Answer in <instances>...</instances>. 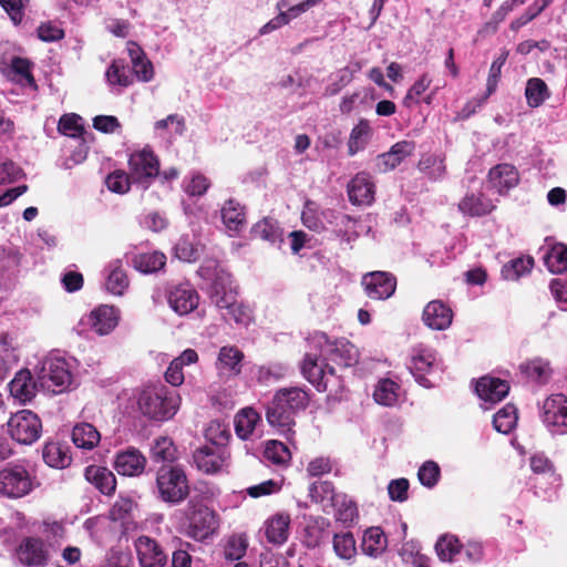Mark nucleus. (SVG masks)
I'll return each instance as SVG.
<instances>
[{"mask_svg": "<svg viewBox=\"0 0 567 567\" xmlns=\"http://www.w3.org/2000/svg\"><path fill=\"white\" fill-rule=\"evenodd\" d=\"M142 414L153 421L171 420L179 409L181 396L175 390L159 384L145 388L138 395Z\"/></svg>", "mask_w": 567, "mask_h": 567, "instance_id": "obj_1", "label": "nucleus"}, {"mask_svg": "<svg viewBox=\"0 0 567 567\" xmlns=\"http://www.w3.org/2000/svg\"><path fill=\"white\" fill-rule=\"evenodd\" d=\"M185 517L188 522L187 535L195 540L207 539L219 526L218 515L198 495L189 498L185 508Z\"/></svg>", "mask_w": 567, "mask_h": 567, "instance_id": "obj_2", "label": "nucleus"}, {"mask_svg": "<svg viewBox=\"0 0 567 567\" xmlns=\"http://www.w3.org/2000/svg\"><path fill=\"white\" fill-rule=\"evenodd\" d=\"M156 485L162 501L179 504L189 495V484L181 466L163 465L156 474Z\"/></svg>", "mask_w": 567, "mask_h": 567, "instance_id": "obj_3", "label": "nucleus"}, {"mask_svg": "<svg viewBox=\"0 0 567 567\" xmlns=\"http://www.w3.org/2000/svg\"><path fill=\"white\" fill-rule=\"evenodd\" d=\"M52 543L40 536L23 537L14 549L17 561L23 567H48Z\"/></svg>", "mask_w": 567, "mask_h": 567, "instance_id": "obj_4", "label": "nucleus"}, {"mask_svg": "<svg viewBox=\"0 0 567 567\" xmlns=\"http://www.w3.org/2000/svg\"><path fill=\"white\" fill-rule=\"evenodd\" d=\"M300 369L303 378L319 392H326L330 386H341L334 367H331L328 362H319L317 354L306 353Z\"/></svg>", "mask_w": 567, "mask_h": 567, "instance_id": "obj_5", "label": "nucleus"}, {"mask_svg": "<svg viewBox=\"0 0 567 567\" xmlns=\"http://www.w3.org/2000/svg\"><path fill=\"white\" fill-rule=\"evenodd\" d=\"M32 489L33 481L25 466L10 463L0 470V496L20 498Z\"/></svg>", "mask_w": 567, "mask_h": 567, "instance_id": "obj_6", "label": "nucleus"}, {"mask_svg": "<svg viewBox=\"0 0 567 567\" xmlns=\"http://www.w3.org/2000/svg\"><path fill=\"white\" fill-rule=\"evenodd\" d=\"M128 173L134 184L145 188L159 175V159L150 146L130 155Z\"/></svg>", "mask_w": 567, "mask_h": 567, "instance_id": "obj_7", "label": "nucleus"}, {"mask_svg": "<svg viewBox=\"0 0 567 567\" xmlns=\"http://www.w3.org/2000/svg\"><path fill=\"white\" fill-rule=\"evenodd\" d=\"M8 432L18 443L31 445L41 436L42 422L34 412L21 410L9 419Z\"/></svg>", "mask_w": 567, "mask_h": 567, "instance_id": "obj_8", "label": "nucleus"}, {"mask_svg": "<svg viewBox=\"0 0 567 567\" xmlns=\"http://www.w3.org/2000/svg\"><path fill=\"white\" fill-rule=\"evenodd\" d=\"M39 381L45 390L59 394L69 389L72 383V373L63 359L47 361L39 375Z\"/></svg>", "mask_w": 567, "mask_h": 567, "instance_id": "obj_9", "label": "nucleus"}, {"mask_svg": "<svg viewBox=\"0 0 567 567\" xmlns=\"http://www.w3.org/2000/svg\"><path fill=\"white\" fill-rule=\"evenodd\" d=\"M169 307L179 316H185L198 307L199 295L188 282L172 285L166 289Z\"/></svg>", "mask_w": 567, "mask_h": 567, "instance_id": "obj_10", "label": "nucleus"}, {"mask_svg": "<svg viewBox=\"0 0 567 567\" xmlns=\"http://www.w3.org/2000/svg\"><path fill=\"white\" fill-rule=\"evenodd\" d=\"M361 285L368 298L386 300L396 289V278L386 271H373L362 277Z\"/></svg>", "mask_w": 567, "mask_h": 567, "instance_id": "obj_11", "label": "nucleus"}, {"mask_svg": "<svg viewBox=\"0 0 567 567\" xmlns=\"http://www.w3.org/2000/svg\"><path fill=\"white\" fill-rule=\"evenodd\" d=\"M193 457L199 471L206 474H214L219 472L224 466H227L230 452L228 447L204 445L194 452Z\"/></svg>", "mask_w": 567, "mask_h": 567, "instance_id": "obj_12", "label": "nucleus"}, {"mask_svg": "<svg viewBox=\"0 0 567 567\" xmlns=\"http://www.w3.org/2000/svg\"><path fill=\"white\" fill-rule=\"evenodd\" d=\"M543 422L556 433L567 432V396L558 393L548 396L543 404Z\"/></svg>", "mask_w": 567, "mask_h": 567, "instance_id": "obj_13", "label": "nucleus"}, {"mask_svg": "<svg viewBox=\"0 0 567 567\" xmlns=\"http://www.w3.org/2000/svg\"><path fill=\"white\" fill-rule=\"evenodd\" d=\"M147 460L144 454L134 446L118 451L115 455L113 466L122 476H140L146 467Z\"/></svg>", "mask_w": 567, "mask_h": 567, "instance_id": "obj_14", "label": "nucleus"}, {"mask_svg": "<svg viewBox=\"0 0 567 567\" xmlns=\"http://www.w3.org/2000/svg\"><path fill=\"white\" fill-rule=\"evenodd\" d=\"M458 212L466 217L480 218L496 210V204L483 192H467L457 204Z\"/></svg>", "mask_w": 567, "mask_h": 567, "instance_id": "obj_15", "label": "nucleus"}, {"mask_svg": "<svg viewBox=\"0 0 567 567\" xmlns=\"http://www.w3.org/2000/svg\"><path fill=\"white\" fill-rule=\"evenodd\" d=\"M135 549L141 567H167V554L155 539L140 536L135 540Z\"/></svg>", "mask_w": 567, "mask_h": 567, "instance_id": "obj_16", "label": "nucleus"}, {"mask_svg": "<svg viewBox=\"0 0 567 567\" xmlns=\"http://www.w3.org/2000/svg\"><path fill=\"white\" fill-rule=\"evenodd\" d=\"M118 320L120 310L117 308L109 305H100L89 313L86 324L97 334L105 336L117 327Z\"/></svg>", "mask_w": 567, "mask_h": 567, "instance_id": "obj_17", "label": "nucleus"}, {"mask_svg": "<svg viewBox=\"0 0 567 567\" xmlns=\"http://www.w3.org/2000/svg\"><path fill=\"white\" fill-rule=\"evenodd\" d=\"M295 416L292 411L286 406L280 395L276 392L266 408V420L268 424L278 429L281 433H287L290 432L296 424Z\"/></svg>", "mask_w": 567, "mask_h": 567, "instance_id": "obj_18", "label": "nucleus"}, {"mask_svg": "<svg viewBox=\"0 0 567 567\" xmlns=\"http://www.w3.org/2000/svg\"><path fill=\"white\" fill-rule=\"evenodd\" d=\"M487 179L491 188L495 189L499 195H506L509 189L518 185L519 173L514 165L502 163L489 169Z\"/></svg>", "mask_w": 567, "mask_h": 567, "instance_id": "obj_19", "label": "nucleus"}, {"mask_svg": "<svg viewBox=\"0 0 567 567\" xmlns=\"http://www.w3.org/2000/svg\"><path fill=\"white\" fill-rule=\"evenodd\" d=\"M422 320L433 330H445L452 323L453 311L442 300H432L424 307Z\"/></svg>", "mask_w": 567, "mask_h": 567, "instance_id": "obj_20", "label": "nucleus"}, {"mask_svg": "<svg viewBox=\"0 0 567 567\" xmlns=\"http://www.w3.org/2000/svg\"><path fill=\"white\" fill-rule=\"evenodd\" d=\"M415 353L411 358L409 365L411 373L416 382L424 388H431L432 383L426 378L436 361L435 352L431 349L420 348L414 350Z\"/></svg>", "mask_w": 567, "mask_h": 567, "instance_id": "obj_21", "label": "nucleus"}, {"mask_svg": "<svg viewBox=\"0 0 567 567\" xmlns=\"http://www.w3.org/2000/svg\"><path fill=\"white\" fill-rule=\"evenodd\" d=\"M349 200L353 205H370L374 199V184L368 173H358L348 184Z\"/></svg>", "mask_w": 567, "mask_h": 567, "instance_id": "obj_22", "label": "nucleus"}, {"mask_svg": "<svg viewBox=\"0 0 567 567\" xmlns=\"http://www.w3.org/2000/svg\"><path fill=\"white\" fill-rule=\"evenodd\" d=\"M359 352L354 344L346 339L329 343L326 361H330L340 368H349L358 363Z\"/></svg>", "mask_w": 567, "mask_h": 567, "instance_id": "obj_23", "label": "nucleus"}, {"mask_svg": "<svg viewBox=\"0 0 567 567\" xmlns=\"http://www.w3.org/2000/svg\"><path fill=\"white\" fill-rule=\"evenodd\" d=\"M415 150L413 141H400L391 146V148L378 156V166L380 171L386 172L398 167L406 157L411 156Z\"/></svg>", "mask_w": 567, "mask_h": 567, "instance_id": "obj_24", "label": "nucleus"}, {"mask_svg": "<svg viewBox=\"0 0 567 567\" xmlns=\"http://www.w3.org/2000/svg\"><path fill=\"white\" fill-rule=\"evenodd\" d=\"M210 298L220 310L234 307L237 300V291L231 287L230 276H218L212 284Z\"/></svg>", "mask_w": 567, "mask_h": 567, "instance_id": "obj_25", "label": "nucleus"}, {"mask_svg": "<svg viewBox=\"0 0 567 567\" xmlns=\"http://www.w3.org/2000/svg\"><path fill=\"white\" fill-rule=\"evenodd\" d=\"M84 476L103 495L112 496L116 491V477L105 466L90 465L85 468Z\"/></svg>", "mask_w": 567, "mask_h": 567, "instance_id": "obj_26", "label": "nucleus"}, {"mask_svg": "<svg viewBox=\"0 0 567 567\" xmlns=\"http://www.w3.org/2000/svg\"><path fill=\"white\" fill-rule=\"evenodd\" d=\"M508 382L498 378L482 377L476 383L478 396L493 403L502 401L508 394Z\"/></svg>", "mask_w": 567, "mask_h": 567, "instance_id": "obj_27", "label": "nucleus"}, {"mask_svg": "<svg viewBox=\"0 0 567 567\" xmlns=\"http://www.w3.org/2000/svg\"><path fill=\"white\" fill-rule=\"evenodd\" d=\"M331 523L328 518L318 516L309 520L303 533V544L313 549L329 539Z\"/></svg>", "mask_w": 567, "mask_h": 567, "instance_id": "obj_28", "label": "nucleus"}, {"mask_svg": "<svg viewBox=\"0 0 567 567\" xmlns=\"http://www.w3.org/2000/svg\"><path fill=\"white\" fill-rule=\"evenodd\" d=\"M245 355L235 346H225L219 349L216 369L220 374L238 375L241 372V362Z\"/></svg>", "mask_w": 567, "mask_h": 567, "instance_id": "obj_29", "label": "nucleus"}, {"mask_svg": "<svg viewBox=\"0 0 567 567\" xmlns=\"http://www.w3.org/2000/svg\"><path fill=\"white\" fill-rule=\"evenodd\" d=\"M290 515L276 513L265 523V536L274 545H281L287 542L290 527Z\"/></svg>", "mask_w": 567, "mask_h": 567, "instance_id": "obj_30", "label": "nucleus"}, {"mask_svg": "<svg viewBox=\"0 0 567 567\" xmlns=\"http://www.w3.org/2000/svg\"><path fill=\"white\" fill-rule=\"evenodd\" d=\"M9 390L12 396L21 402L31 401L35 395L37 384L28 369H22L16 373L9 383Z\"/></svg>", "mask_w": 567, "mask_h": 567, "instance_id": "obj_31", "label": "nucleus"}, {"mask_svg": "<svg viewBox=\"0 0 567 567\" xmlns=\"http://www.w3.org/2000/svg\"><path fill=\"white\" fill-rule=\"evenodd\" d=\"M198 354L194 349H186L182 354L175 358L165 372V380L173 386H178L184 382L183 367L196 363Z\"/></svg>", "mask_w": 567, "mask_h": 567, "instance_id": "obj_32", "label": "nucleus"}, {"mask_svg": "<svg viewBox=\"0 0 567 567\" xmlns=\"http://www.w3.org/2000/svg\"><path fill=\"white\" fill-rule=\"evenodd\" d=\"M281 400L295 415L305 411L310 403V394L300 386L282 388L277 391Z\"/></svg>", "mask_w": 567, "mask_h": 567, "instance_id": "obj_33", "label": "nucleus"}, {"mask_svg": "<svg viewBox=\"0 0 567 567\" xmlns=\"http://www.w3.org/2000/svg\"><path fill=\"white\" fill-rule=\"evenodd\" d=\"M260 421L261 416L255 409H241L235 416V432L237 436L241 440H248Z\"/></svg>", "mask_w": 567, "mask_h": 567, "instance_id": "obj_34", "label": "nucleus"}, {"mask_svg": "<svg viewBox=\"0 0 567 567\" xmlns=\"http://www.w3.org/2000/svg\"><path fill=\"white\" fill-rule=\"evenodd\" d=\"M224 225L233 231H240L246 223L245 207L235 199H228L221 207Z\"/></svg>", "mask_w": 567, "mask_h": 567, "instance_id": "obj_35", "label": "nucleus"}, {"mask_svg": "<svg viewBox=\"0 0 567 567\" xmlns=\"http://www.w3.org/2000/svg\"><path fill=\"white\" fill-rule=\"evenodd\" d=\"M42 457L45 464L53 468H65L72 461L68 447L58 442L47 443L42 449Z\"/></svg>", "mask_w": 567, "mask_h": 567, "instance_id": "obj_36", "label": "nucleus"}, {"mask_svg": "<svg viewBox=\"0 0 567 567\" xmlns=\"http://www.w3.org/2000/svg\"><path fill=\"white\" fill-rule=\"evenodd\" d=\"M101 440L100 432L90 423H79L72 430V441L83 450L94 449Z\"/></svg>", "mask_w": 567, "mask_h": 567, "instance_id": "obj_37", "label": "nucleus"}, {"mask_svg": "<svg viewBox=\"0 0 567 567\" xmlns=\"http://www.w3.org/2000/svg\"><path fill=\"white\" fill-rule=\"evenodd\" d=\"M151 458L154 462L173 463L178 458L177 449L172 439L157 437L151 447Z\"/></svg>", "mask_w": 567, "mask_h": 567, "instance_id": "obj_38", "label": "nucleus"}, {"mask_svg": "<svg viewBox=\"0 0 567 567\" xmlns=\"http://www.w3.org/2000/svg\"><path fill=\"white\" fill-rule=\"evenodd\" d=\"M417 168L431 181L441 179L446 173L444 157L436 154H423L417 163Z\"/></svg>", "mask_w": 567, "mask_h": 567, "instance_id": "obj_39", "label": "nucleus"}, {"mask_svg": "<svg viewBox=\"0 0 567 567\" xmlns=\"http://www.w3.org/2000/svg\"><path fill=\"white\" fill-rule=\"evenodd\" d=\"M534 267V258L517 257L502 267V277L509 281H516L523 276L529 274Z\"/></svg>", "mask_w": 567, "mask_h": 567, "instance_id": "obj_40", "label": "nucleus"}, {"mask_svg": "<svg viewBox=\"0 0 567 567\" xmlns=\"http://www.w3.org/2000/svg\"><path fill=\"white\" fill-rule=\"evenodd\" d=\"M32 63L24 58L14 56L11 61V72L13 80L22 86H29L32 90H38V84L31 72Z\"/></svg>", "mask_w": 567, "mask_h": 567, "instance_id": "obj_41", "label": "nucleus"}, {"mask_svg": "<svg viewBox=\"0 0 567 567\" xmlns=\"http://www.w3.org/2000/svg\"><path fill=\"white\" fill-rule=\"evenodd\" d=\"M544 262L553 274L567 272V245L556 244L544 256Z\"/></svg>", "mask_w": 567, "mask_h": 567, "instance_id": "obj_42", "label": "nucleus"}, {"mask_svg": "<svg viewBox=\"0 0 567 567\" xmlns=\"http://www.w3.org/2000/svg\"><path fill=\"white\" fill-rule=\"evenodd\" d=\"M550 93L547 84L539 78H532L526 83L525 96L527 104L530 107L540 106L548 97Z\"/></svg>", "mask_w": 567, "mask_h": 567, "instance_id": "obj_43", "label": "nucleus"}, {"mask_svg": "<svg viewBox=\"0 0 567 567\" xmlns=\"http://www.w3.org/2000/svg\"><path fill=\"white\" fill-rule=\"evenodd\" d=\"M133 265L141 272H155L166 265V256L159 251L140 254L134 257Z\"/></svg>", "mask_w": 567, "mask_h": 567, "instance_id": "obj_44", "label": "nucleus"}, {"mask_svg": "<svg viewBox=\"0 0 567 567\" xmlns=\"http://www.w3.org/2000/svg\"><path fill=\"white\" fill-rule=\"evenodd\" d=\"M371 132L370 124L367 120H360L359 123L352 128L348 142V154L355 155L362 151L368 143V137Z\"/></svg>", "mask_w": 567, "mask_h": 567, "instance_id": "obj_45", "label": "nucleus"}, {"mask_svg": "<svg viewBox=\"0 0 567 567\" xmlns=\"http://www.w3.org/2000/svg\"><path fill=\"white\" fill-rule=\"evenodd\" d=\"M111 271L107 276L105 287L109 292L115 296H122L128 287V277L124 269H122L120 261L111 264Z\"/></svg>", "mask_w": 567, "mask_h": 567, "instance_id": "obj_46", "label": "nucleus"}, {"mask_svg": "<svg viewBox=\"0 0 567 567\" xmlns=\"http://www.w3.org/2000/svg\"><path fill=\"white\" fill-rule=\"evenodd\" d=\"M106 78L112 85L128 86L133 83L131 70L123 59H116L111 63Z\"/></svg>", "mask_w": 567, "mask_h": 567, "instance_id": "obj_47", "label": "nucleus"}, {"mask_svg": "<svg viewBox=\"0 0 567 567\" xmlns=\"http://www.w3.org/2000/svg\"><path fill=\"white\" fill-rule=\"evenodd\" d=\"M331 505L336 509L337 520L343 524H351L358 518L357 504L348 498L347 495L340 494L338 497H334V502Z\"/></svg>", "mask_w": 567, "mask_h": 567, "instance_id": "obj_48", "label": "nucleus"}, {"mask_svg": "<svg viewBox=\"0 0 567 567\" xmlns=\"http://www.w3.org/2000/svg\"><path fill=\"white\" fill-rule=\"evenodd\" d=\"M264 457L275 465L285 466L291 460V453L286 444L277 440L267 442Z\"/></svg>", "mask_w": 567, "mask_h": 567, "instance_id": "obj_49", "label": "nucleus"}, {"mask_svg": "<svg viewBox=\"0 0 567 567\" xmlns=\"http://www.w3.org/2000/svg\"><path fill=\"white\" fill-rule=\"evenodd\" d=\"M386 537L379 527L365 530L362 540V549L370 556H377L385 548Z\"/></svg>", "mask_w": 567, "mask_h": 567, "instance_id": "obj_50", "label": "nucleus"}, {"mask_svg": "<svg viewBox=\"0 0 567 567\" xmlns=\"http://www.w3.org/2000/svg\"><path fill=\"white\" fill-rule=\"evenodd\" d=\"M517 409L513 404H506L493 419L494 427L497 432L507 434L517 423Z\"/></svg>", "mask_w": 567, "mask_h": 567, "instance_id": "obj_51", "label": "nucleus"}, {"mask_svg": "<svg viewBox=\"0 0 567 567\" xmlns=\"http://www.w3.org/2000/svg\"><path fill=\"white\" fill-rule=\"evenodd\" d=\"M136 506L132 497L120 496L110 509L109 517L113 522L127 524L132 519V513Z\"/></svg>", "mask_w": 567, "mask_h": 567, "instance_id": "obj_52", "label": "nucleus"}, {"mask_svg": "<svg viewBox=\"0 0 567 567\" xmlns=\"http://www.w3.org/2000/svg\"><path fill=\"white\" fill-rule=\"evenodd\" d=\"M431 83L432 79L429 76V74H422L408 90L402 101L403 106L413 109L415 105L420 104V97L429 89Z\"/></svg>", "mask_w": 567, "mask_h": 567, "instance_id": "obj_53", "label": "nucleus"}, {"mask_svg": "<svg viewBox=\"0 0 567 567\" xmlns=\"http://www.w3.org/2000/svg\"><path fill=\"white\" fill-rule=\"evenodd\" d=\"M462 544L452 535H444L435 544V550L442 561H452L461 551Z\"/></svg>", "mask_w": 567, "mask_h": 567, "instance_id": "obj_54", "label": "nucleus"}, {"mask_svg": "<svg viewBox=\"0 0 567 567\" xmlns=\"http://www.w3.org/2000/svg\"><path fill=\"white\" fill-rule=\"evenodd\" d=\"M206 445L228 447L231 437L229 430L218 421H212L205 431Z\"/></svg>", "mask_w": 567, "mask_h": 567, "instance_id": "obj_55", "label": "nucleus"}, {"mask_svg": "<svg viewBox=\"0 0 567 567\" xmlns=\"http://www.w3.org/2000/svg\"><path fill=\"white\" fill-rule=\"evenodd\" d=\"M396 390L398 384L394 381L390 379H383L380 380L375 386L373 398L377 403L390 406L398 400Z\"/></svg>", "mask_w": 567, "mask_h": 567, "instance_id": "obj_56", "label": "nucleus"}, {"mask_svg": "<svg viewBox=\"0 0 567 567\" xmlns=\"http://www.w3.org/2000/svg\"><path fill=\"white\" fill-rule=\"evenodd\" d=\"M333 550L341 559H351L355 553V539L350 532L333 535Z\"/></svg>", "mask_w": 567, "mask_h": 567, "instance_id": "obj_57", "label": "nucleus"}, {"mask_svg": "<svg viewBox=\"0 0 567 567\" xmlns=\"http://www.w3.org/2000/svg\"><path fill=\"white\" fill-rule=\"evenodd\" d=\"M519 369L527 378L538 383H546L550 377L548 363L538 359L522 363Z\"/></svg>", "mask_w": 567, "mask_h": 567, "instance_id": "obj_58", "label": "nucleus"}, {"mask_svg": "<svg viewBox=\"0 0 567 567\" xmlns=\"http://www.w3.org/2000/svg\"><path fill=\"white\" fill-rule=\"evenodd\" d=\"M81 121L82 117L78 114H64L60 117L58 131L69 137H81L85 133Z\"/></svg>", "mask_w": 567, "mask_h": 567, "instance_id": "obj_59", "label": "nucleus"}, {"mask_svg": "<svg viewBox=\"0 0 567 567\" xmlns=\"http://www.w3.org/2000/svg\"><path fill=\"white\" fill-rule=\"evenodd\" d=\"M340 494L334 492V486L330 481L313 482L309 486V496L315 503H323L329 501L331 504L334 502V497Z\"/></svg>", "mask_w": 567, "mask_h": 567, "instance_id": "obj_60", "label": "nucleus"}, {"mask_svg": "<svg viewBox=\"0 0 567 567\" xmlns=\"http://www.w3.org/2000/svg\"><path fill=\"white\" fill-rule=\"evenodd\" d=\"M30 0H0V7L9 16L14 25H20L25 16Z\"/></svg>", "mask_w": 567, "mask_h": 567, "instance_id": "obj_61", "label": "nucleus"}, {"mask_svg": "<svg viewBox=\"0 0 567 567\" xmlns=\"http://www.w3.org/2000/svg\"><path fill=\"white\" fill-rule=\"evenodd\" d=\"M132 178L130 173H126L121 169H116L107 175L105 179V184L107 188L117 194H125L130 190V186L132 184Z\"/></svg>", "mask_w": 567, "mask_h": 567, "instance_id": "obj_62", "label": "nucleus"}, {"mask_svg": "<svg viewBox=\"0 0 567 567\" xmlns=\"http://www.w3.org/2000/svg\"><path fill=\"white\" fill-rule=\"evenodd\" d=\"M441 476V470L437 463L433 461H426L419 468L417 477L420 483L425 487H433L437 484Z\"/></svg>", "mask_w": 567, "mask_h": 567, "instance_id": "obj_63", "label": "nucleus"}, {"mask_svg": "<svg viewBox=\"0 0 567 567\" xmlns=\"http://www.w3.org/2000/svg\"><path fill=\"white\" fill-rule=\"evenodd\" d=\"M505 61L506 55L499 56L498 59L493 61L489 68V73L486 82V93L480 101V105L483 104L489 97V95H492L496 91L501 78L502 66L504 65Z\"/></svg>", "mask_w": 567, "mask_h": 567, "instance_id": "obj_64", "label": "nucleus"}]
</instances>
